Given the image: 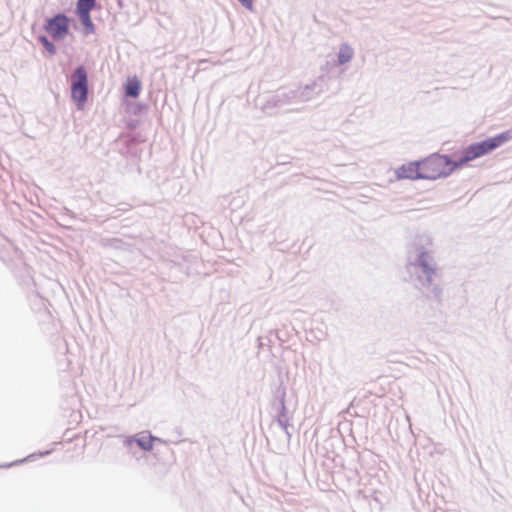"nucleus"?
Here are the masks:
<instances>
[{
    "mask_svg": "<svg viewBox=\"0 0 512 512\" xmlns=\"http://www.w3.org/2000/svg\"><path fill=\"white\" fill-rule=\"evenodd\" d=\"M71 96L78 106L88 99V76L83 66H78L71 75Z\"/></svg>",
    "mask_w": 512,
    "mask_h": 512,
    "instance_id": "4",
    "label": "nucleus"
},
{
    "mask_svg": "<svg viewBox=\"0 0 512 512\" xmlns=\"http://www.w3.org/2000/svg\"><path fill=\"white\" fill-rule=\"evenodd\" d=\"M324 79L323 77H319L317 80L313 81L310 84L305 85L303 88H300L297 91L298 100L299 101H309L313 99L315 96L320 95L324 92Z\"/></svg>",
    "mask_w": 512,
    "mask_h": 512,
    "instance_id": "7",
    "label": "nucleus"
},
{
    "mask_svg": "<svg viewBox=\"0 0 512 512\" xmlns=\"http://www.w3.org/2000/svg\"><path fill=\"white\" fill-rule=\"evenodd\" d=\"M282 98L283 96L282 94H280V92L273 95V103H276L279 108L285 106V103Z\"/></svg>",
    "mask_w": 512,
    "mask_h": 512,
    "instance_id": "15",
    "label": "nucleus"
},
{
    "mask_svg": "<svg viewBox=\"0 0 512 512\" xmlns=\"http://www.w3.org/2000/svg\"><path fill=\"white\" fill-rule=\"evenodd\" d=\"M354 57V49L348 43H342L337 53V64L344 65L349 63Z\"/></svg>",
    "mask_w": 512,
    "mask_h": 512,
    "instance_id": "9",
    "label": "nucleus"
},
{
    "mask_svg": "<svg viewBox=\"0 0 512 512\" xmlns=\"http://www.w3.org/2000/svg\"><path fill=\"white\" fill-rule=\"evenodd\" d=\"M279 107L277 106V104L273 103V95H271L266 101L265 103H263L261 105V110L268 114V115H272L275 113V110L278 109Z\"/></svg>",
    "mask_w": 512,
    "mask_h": 512,
    "instance_id": "12",
    "label": "nucleus"
},
{
    "mask_svg": "<svg viewBox=\"0 0 512 512\" xmlns=\"http://www.w3.org/2000/svg\"><path fill=\"white\" fill-rule=\"evenodd\" d=\"M457 167L456 160L451 161L447 155L434 154L421 162L422 176L427 180L446 177Z\"/></svg>",
    "mask_w": 512,
    "mask_h": 512,
    "instance_id": "3",
    "label": "nucleus"
},
{
    "mask_svg": "<svg viewBox=\"0 0 512 512\" xmlns=\"http://www.w3.org/2000/svg\"><path fill=\"white\" fill-rule=\"evenodd\" d=\"M241 5L249 10L253 8V0H238Z\"/></svg>",
    "mask_w": 512,
    "mask_h": 512,
    "instance_id": "16",
    "label": "nucleus"
},
{
    "mask_svg": "<svg viewBox=\"0 0 512 512\" xmlns=\"http://www.w3.org/2000/svg\"><path fill=\"white\" fill-rule=\"evenodd\" d=\"M280 94H282V96H283L282 99H283L285 105L291 103L294 100H298V95H297L296 90H290L288 92H280Z\"/></svg>",
    "mask_w": 512,
    "mask_h": 512,
    "instance_id": "14",
    "label": "nucleus"
},
{
    "mask_svg": "<svg viewBox=\"0 0 512 512\" xmlns=\"http://www.w3.org/2000/svg\"><path fill=\"white\" fill-rule=\"evenodd\" d=\"M96 0H78L76 4V14L84 26L85 33L91 34L94 32V24L90 17V12L95 8Z\"/></svg>",
    "mask_w": 512,
    "mask_h": 512,
    "instance_id": "6",
    "label": "nucleus"
},
{
    "mask_svg": "<svg viewBox=\"0 0 512 512\" xmlns=\"http://www.w3.org/2000/svg\"><path fill=\"white\" fill-rule=\"evenodd\" d=\"M45 30L54 39H63L69 31V18L65 14L59 13L47 20Z\"/></svg>",
    "mask_w": 512,
    "mask_h": 512,
    "instance_id": "5",
    "label": "nucleus"
},
{
    "mask_svg": "<svg viewBox=\"0 0 512 512\" xmlns=\"http://www.w3.org/2000/svg\"><path fill=\"white\" fill-rule=\"evenodd\" d=\"M396 174L400 179H423L421 162L402 165L397 169Z\"/></svg>",
    "mask_w": 512,
    "mask_h": 512,
    "instance_id": "8",
    "label": "nucleus"
},
{
    "mask_svg": "<svg viewBox=\"0 0 512 512\" xmlns=\"http://www.w3.org/2000/svg\"><path fill=\"white\" fill-rule=\"evenodd\" d=\"M141 90V83L136 78L129 80L125 85V94L129 97H138Z\"/></svg>",
    "mask_w": 512,
    "mask_h": 512,
    "instance_id": "10",
    "label": "nucleus"
},
{
    "mask_svg": "<svg viewBox=\"0 0 512 512\" xmlns=\"http://www.w3.org/2000/svg\"><path fill=\"white\" fill-rule=\"evenodd\" d=\"M155 438L151 435H140L136 442L144 450L150 451L153 448V442Z\"/></svg>",
    "mask_w": 512,
    "mask_h": 512,
    "instance_id": "11",
    "label": "nucleus"
},
{
    "mask_svg": "<svg viewBox=\"0 0 512 512\" xmlns=\"http://www.w3.org/2000/svg\"><path fill=\"white\" fill-rule=\"evenodd\" d=\"M510 138L511 136L509 132H503L496 135L495 137L487 138L481 142L469 145L463 151L462 155L456 160V166H462L469 161L490 153L508 141Z\"/></svg>",
    "mask_w": 512,
    "mask_h": 512,
    "instance_id": "2",
    "label": "nucleus"
},
{
    "mask_svg": "<svg viewBox=\"0 0 512 512\" xmlns=\"http://www.w3.org/2000/svg\"><path fill=\"white\" fill-rule=\"evenodd\" d=\"M38 40L44 46V48L46 49V51L50 55H55L56 54V47H55V45L45 35H40L38 37Z\"/></svg>",
    "mask_w": 512,
    "mask_h": 512,
    "instance_id": "13",
    "label": "nucleus"
},
{
    "mask_svg": "<svg viewBox=\"0 0 512 512\" xmlns=\"http://www.w3.org/2000/svg\"><path fill=\"white\" fill-rule=\"evenodd\" d=\"M432 241L428 235L417 236L409 251V271L417 274L420 285L433 284V276L436 275V263L431 255Z\"/></svg>",
    "mask_w": 512,
    "mask_h": 512,
    "instance_id": "1",
    "label": "nucleus"
}]
</instances>
